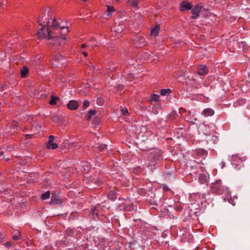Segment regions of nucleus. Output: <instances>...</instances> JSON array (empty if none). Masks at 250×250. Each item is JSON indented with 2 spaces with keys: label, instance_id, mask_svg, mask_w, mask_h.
<instances>
[{
  "label": "nucleus",
  "instance_id": "obj_10",
  "mask_svg": "<svg viewBox=\"0 0 250 250\" xmlns=\"http://www.w3.org/2000/svg\"><path fill=\"white\" fill-rule=\"evenodd\" d=\"M192 8V5L190 2L187 1H183L181 3L179 9L181 11L191 10Z\"/></svg>",
  "mask_w": 250,
  "mask_h": 250
},
{
  "label": "nucleus",
  "instance_id": "obj_48",
  "mask_svg": "<svg viewBox=\"0 0 250 250\" xmlns=\"http://www.w3.org/2000/svg\"><path fill=\"white\" fill-rule=\"evenodd\" d=\"M1 235H1V234H0V239H1Z\"/></svg>",
  "mask_w": 250,
  "mask_h": 250
},
{
  "label": "nucleus",
  "instance_id": "obj_45",
  "mask_svg": "<svg viewBox=\"0 0 250 250\" xmlns=\"http://www.w3.org/2000/svg\"><path fill=\"white\" fill-rule=\"evenodd\" d=\"M185 112L186 113V114H187V113L190 114V111H185Z\"/></svg>",
  "mask_w": 250,
  "mask_h": 250
},
{
  "label": "nucleus",
  "instance_id": "obj_6",
  "mask_svg": "<svg viewBox=\"0 0 250 250\" xmlns=\"http://www.w3.org/2000/svg\"><path fill=\"white\" fill-rule=\"evenodd\" d=\"M55 137L53 135H50L48 137V142L46 143V146L48 149H55L58 147L57 143H54Z\"/></svg>",
  "mask_w": 250,
  "mask_h": 250
},
{
  "label": "nucleus",
  "instance_id": "obj_5",
  "mask_svg": "<svg viewBox=\"0 0 250 250\" xmlns=\"http://www.w3.org/2000/svg\"><path fill=\"white\" fill-rule=\"evenodd\" d=\"M192 155L194 156H197L199 158L205 159L208 155V151L202 148H198L193 151Z\"/></svg>",
  "mask_w": 250,
  "mask_h": 250
},
{
  "label": "nucleus",
  "instance_id": "obj_49",
  "mask_svg": "<svg viewBox=\"0 0 250 250\" xmlns=\"http://www.w3.org/2000/svg\"><path fill=\"white\" fill-rule=\"evenodd\" d=\"M93 40H94V39H92L91 41H93Z\"/></svg>",
  "mask_w": 250,
  "mask_h": 250
},
{
  "label": "nucleus",
  "instance_id": "obj_44",
  "mask_svg": "<svg viewBox=\"0 0 250 250\" xmlns=\"http://www.w3.org/2000/svg\"><path fill=\"white\" fill-rule=\"evenodd\" d=\"M27 128L26 127H25L23 128V131L25 132V131H27Z\"/></svg>",
  "mask_w": 250,
  "mask_h": 250
},
{
  "label": "nucleus",
  "instance_id": "obj_19",
  "mask_svg": "<svg viewBox=\"0 0 250 250\" xmlns=\"http://www.w3.org/2000/svg\"><path fill=\"white\" fill-rule=\"evenodd\" d=\"M82 167L83 170L85 173L88 172L90 168V165L87 162H83L82 164Z\"/></svg>",
  "mask_w": 250,
  "mask_h": 250
},
{
  "label": "nucleus",
  "instance_id": "obj_40",
  "mask_svg": "<svg viewBox=\"0 0 250 250\" xmlns=\"http://www.w3.org/2000/svg\"><path fill=\"white\" fill-rule=\"evenodd\" d=\"M89 67H90V69H92V70H94L95 69L94 66L91 63L89 64Z\"/></svg>",
  "mask_w": 250,
  "mask_h": 250
},
{
  "label": "nucleus",
  "instance_id": "obj_25",
  "mask_svg": "<svg viewBox=\"0 0 250 250\" xmlns=\"http://www.w3.org/2000/svg\"><path fill=\"white\" fill-rule=\"evenodd\" d=\"M50 195V192L49 191H47L44 193H42L41 196V199L42 200H46L49 198Z\"/></svg>",
  "mask_w": 250,
  "mask_h": 250
},
{
  "label": "nucleus",
  "instance_id": "obj_42",
  "mask_svg": "<svg viewBox=\"0 0 250 250\" xmlns=\"http://www.w3.org/2000/svg\"><path fill=\"white\" fill-rule=\"evenodd\" d=\"M86 44H83L81 45V47H82V49L85 48V47H86Z\"/></svg>",
  "mask_w": 250,
  "mask_h": 250
},
{
  "label": "nucleus",
  "instance_id": "obj_38",
  "mask_svg": "<svg viewBox=\"0 0 250 250\" xmlns=\"http://www.w3.org/2000/svg\"><path fill=\"white\" fill-rule=\"evenodd\" d=\"M4 245L7 247L8 248H10L11 246V244L10 243H6Z\"/></svg>",
  "mask_w": 250,
  "mask_h": 250
},
{
  "label": "nucleus",
  "instance_id": "obj_12",
  "mask_svg": "<svg viewBox=\"0 0 250 250\" xmlns=\"http://www.w3.org/2000/svg\"><path fill=\"white\" fill-rule=\"evenodd\" d=\"M79 104L75 100H70L67 104V108L71 110H75L78 109Z\"/></svg>",
  "mask_w": 250,
  "mask_h": 250
},
{
  "label": "nucleus",
  "instance_id": "obj_46",
  "mask_svg": "<svg viewBox=\"0 0 250 250\" xmlns=\"http://www.w3.org/2000/svg\"><path fill=\"white\" fill-rule=\"evenodd\" d=\"M91 45H97V43H94V42H93V43H92L91 44Z\"/></svg>",
  "mask_w": 250,
  "mask_h": 250
},
{
  "label": "nucleus",
  "instance_id": "obj_2",
  "mask_svg": "<svg viewBox=\"0 0 250 250\" xmlns=\"http://www.w3.org/2000/svg\"><path fill=\"white\" fill-rule=\"evenodd\" d=\"M163 159L162 152L158 148H154L151 150L149 154L148 160L150 162L148 167L152 168L155 166V163L160 162Z\"/></svg>",
  "mask_w": 250,
  "mask_h": 250
},
{
  "label": "nucleus",
  "instance_id": "obj_43",
  "mask_svg": "<svg viewBox=\"0 0 250 250\" xmlns=\"http://www.w3.org/2000/svg\"><path fill=\"white\" fill-rule=\"evenodd\" d=\"M9 190L8 189H6L4 191L6 192V193H9Z\"/></svg>",
  "mask_w": 250,
  "mask_h": 250
},
{
  "label": "nucleus",
  "instance_id": "obj_30",
  "mask_svg": "<svg viewBox=\"0 0 250 250\" xmlns=\"http://www.w3.org/2000/svg\"><path fill=\"white\" fill-rule=\"evenodd\" d=\"M106 146H107L105 145L98 144V146L97 147V148H98L100 149V150L103 151L104 149H105V148H106Z\"/></svg>",
  "mask_w": 250,
  "mask_h": 250
},
{
  "label": "nucleus",
  "instance_id": "obj_41",
  "mask_svg": "<svg viewBox=\"0 0 250 250\" xmlns=\"http://www.w3.org/2000/svg\"><path fill=\"white\" fill-rule=\"evenodd\" d=\"M82 53L83 54V55L85 56V57H87V52H84V51H82Z\"/></svg>",
  "mask_w": 250,
  "mask_h": 250
},
{
  "label": "nucleus",
  "instance_id": "obj_26",
  "mask_svg": "<svg viewBox=\"0 0 250 250\" xmlns=\"http://www.w3.org/2000/svg\"><path fill=\"white\" fill-rule=\"evenodd\" d=\"M59 100L58 97H55L54 96H52L51 97V99L49 102V103L51 105H54L56 104V102Z\"/></svg>",
  "mask_w": 250,
  "mask_h": 250
},
{
  "label": "nucleus",
  "instance_id": "obj_3",
  "mask_svg": "<svg viewBox=\"0 0 250 250\" xmlns=\"http://www.w3.org/2000/svg\"><path fill=\"white\" fill-rule=\"evenodd\" d=\"M210 190L212 193L217 194H222L224 192L228 193V189L226 187H223L222 185L221 180H217L212 183L210 186Z\"/></svg>",
  "mask_w": 250,
  "mask_h": 250
},
{
  "label": "nucleus",
  "instance_id": "obj_34",
  "mask_svg": "<svg viewBox=\"0 0 250 250\" xmlns=\"http://www.w3.org/2000/svg\"><path fill=\"white\" fill-rule=\"evenodd\" d=\"M6 3H7V0H2V2H1V1H0V5L3 8H4L5 6V5H6Z\"/></svg>",
  "mask_w": 250,
  "mask_h": 250
},
{
  "label": "nucleus",
  "instance_id": "obj_36",
  "mask_svg": "<svg viewBox=\"0 0 250 250\" xmlns=\"http://www.w3.org/2000/svg\"><path fill=\"white\" fill-rule=\"evenodd\" d=\"M33 135V134H26L25 135V139H29L31 138V136Z\"/></svg>",
  "mask_w": 250,
  "mask_h": 250
},
{
  "label": "nucleus",
  "instance_id": "obj_35",
  "mask_svg": "<svg viewBox=\"0 0 250 250\" xmlns=\"http://www.w3.org/2000/svg\"><path fill=\"white\" fill-rule=\"evenodd\" d=\"M115 27H114L115 32H117L118 33H121L123 31V28L122 27L120 28L119 26L116 29H115Z\"/></svg>",
  "mask_w": 250,
  "mask_h": 250
},
{
  "label": "nucleus",
  "instance_id": "obj_13",
  "mask_svg": "<svg viewBox=\"0 0 250 250\" xmlns=\"http://www.w3.org/2000/svg\"><path fill=\"white\" fill-rule=\"evenodd\" d=\"M18 123L16 121H13L12 122L10 125H9L8 127L10 129L11 133L14 134L18 130Z\"/></svg>",
  "mask_w": 250,
  "mask_h": 250
},
{
  "label": "nucleus",
  "instance_id": "obj_24",
  "mask_svg": "<svg viewBox=\"0 0 250 250\" xmlns=\"http://www.w3.org/2000/svg\"><path fill=\"white\" fill-rule=\"evenodd\" d=\"M99 208V206H98L97 207H94L92 209V211L91 213V215L93 217L95 218V217H98V212H97V208Z\"/></svg>",
  "mask_w": 250,
  "mask_h": 250
},
{
  "label": "nucleus",
  "instance_id": "obj_18",
  "mask_svg": "<svg viewBox=\"0 0 250 250\" xmlns=\"http://www.w3.org/2000/svg\"><path fill=\"white\" fill-rule=\"evenodd\" d=\"M117 197V194L115 190H112L108 192L107 194V198L112 201H114L116 199Z\"/></svg>",
  "mask_w": 250,
  "mask_h": 250
},
{
  "label": "nucleus",
  "instance_id": "obj_22",
  "mask_svg": "<svg viewBox=\"0 0 250 250\" xmlns=\"http://www.w3.org/2000/svg\"><path fill=\"white\" fill-rule=\"evenodd\" d=\"M28 73V69L27 67L23 66L21 70V77L24 78Z\"/></svg>",
  "mask_w": 250,
  "mask_h": 250
},
{
  "label": "nucleus",
  "instance_id": "obj_37",
  "mask_svg": "<svg viewBox=\"0 0 250 250\" xmlns=\"http://www.w3.org/2000/svg\"><path fill=\"white\" fill-rule=\"evenodd\" d=\"M220 165L222 168H223L225 167V163L224 161H222L220 163Z\"/></svg>",
  "mask_w": 250,
  "mask_h": 250
},
{
  "label": "nucleus",
  "instance_id": "obj_23",
  "mask_svg": "<svg viewBox=\"0 0 250 250\" xmlns=\"http://www.w3.org/2000/svg\"><path fill=\"white\" fill-rule=\"evenodd\" d=\"M171 93L169 89H162L160 90V94L162 96H167Z\"/></svg>",
  "mask_w": 250,
  "mask_h": 250
},
{
  "label": "nucleus",
  "instance_id": "obj_32",
  "mask_svg": "<svg viewBox=\"0 0 250 250\" xmlns=\"http://www.w3.org/2000/svg\"><path fill=\"white\" fill-rule=\"evenodd\" d=\"M96 113V111L95 110H89L88 111V114L89 115V117H88V119L90 120L91 118V116L95 115Z\"/></svg>",
  "mask_w": 250,
  "mask_h": 250
},
{
  "label": "nucleus",
  "instance_id": "obj_9",
  "mask_svg": "<svg viewBox=\"0 0 250 250\" xmlns=\"http://www.w3.org/2000/svg\"><path fill=\"white\" fill-rule=\"evenodd\" d=\"M134 43L137 47H141L146 43L145 38L141 36H137L134 39Z\"/></svg>",
  "mask_w": 250,
  "mask_h": 250
},
{
  "label": "nucleus",
  "instance_id": "obj_1",
  "mask_svg": "<svg viewBox=\"0 0 250 250\" xmlns=\"http://www.w3.org/2000/svg\"><path fill=\"white\" fill-rule=\"evenodd\" d=\"M38 22L42 27L37 35L40 38H47L48 44L60 45L66 39L65 34L69 32L68 27L52 17L49 9L44 11Z\"/></svg>",
  "mask_w": 250,
  "mask_h": 250
},
{
  "label": "nucleus",
  "instance_id": "obj_16",
  "mask_svg": "<svg viewBox=\"0 0 250 250\" xmlns=\"http://www.w3.org/2000/svg\"><path fill=\"white\" fill-rule=\"evenodd\" d=\"M214 113V110L210 108H207L206 109H204L202 113L201 114L203 115L205 117H208V116H212Z\"/></svg>",
  "mask_w": 250,
  "mask_h": 250
},
{
  "label": "nucleus",
  "instance_id": "obj_17",
  "mask_svg": "<svg viewBox=\"0 0 250 250\" xmlns=\"http://www.w3.org/2000/svg\"><path fill=\"white\" fill-rule=\"evenodd\" d=\"M139 1V0H127V3L128 5L131 6V7L134 9H137Z\"/></svg>",
  "mask_w": 250,
  "mask_h": 250
},
{
  "label": "nucleus",
  "instance_id": "obj_39",
  "mask_svg": "<svg viewBox=\"0 0 250 250\" xmlns=\"http://www.w3.org/2000/svg\"><path fill=\"white\" fill-rule=\"evenodd\" d=\"M95 183L97 184V185H100V183H101V181L99 179H97L96 181H95Z\"/></svg>",
  "mask_w": 250,
  "mask_h": 250
},
{
  "label": "nucleus",
  "instance_id": "obj_8",
  "mask_svg": "<svg viewBox=\"0 0 250 250\" xmlns=\"http://www.w3.org/2000/svg\"><path fill=\"white\" fill-rule=\"evenodd\" d=\"M52 62L53 65L59 67L64 63V60L62 55H57L54 56Z\"/></svg>",
  "mask_w": 250,
  "mask_h": 250
},
{
  "label": "nucleus",
  "instance_id": "obj_31",
  "mask_svg": "<svg viewBox=\"0 0 250 250\" xmlns=\"http://www.w3.org/2000/svg\"><path fill=\"white\" fill-rule=\"evenodd\" d=\"M121 111L122 114L125 116H126L128 114V110L126 108H122Z\"/></svg>",
  "mask_w": 250,
  "mask_h": 250
},
{
  "label": "nucleus",
  "instance_id": "obj_15",
  "mask_svg": "<svg viewBox=\"0 0 250 250\" xmlns=\"http://www.w3.org/2000/svg\"><path fill=\"white\" fill-rule=\"evenodd\" d=\"M14 149V147L12 146H10L7 147L5 151H2L0 153V156L2 157L1 158L4 159L5 161H8L10 160V158L8 157H5V153L7 152H10L12 151Z\"/></svg>",
  "mask_w": 250,
  "mask_h": 250
},
{
  "label": "nucleus",
  "instance_id": "obj_11",
  "mask_svg": "<svg viewBox=\"0 0 250 250\" xmlns=\"http://www.w3.org/2000/svg\"><path fill=\"white\" fill-rule=\"evenodd\" d=\"M208 72V68L206 65H201L198 67V74L200 76H205Z\"/></svg>",
  "mask_w": 250,
  "mask_h": 250
},
{
  "label": "nucleus",
  "instance_id": "obj_27",
  "mask_svg": "<svg viewBox=\"0 0 250 250\" xmlns=\"http://www.w3.org/2000/svg\"><path fill=\"white\" fill-rule=\"evenodd\" d=\"M160 96L157 94H152L151 96L150 100L151 101L157 102L159 100Z\"/></svg>",
  "mask_w": 250,
  "mask_h": 250
},
{
  "label": "nucleus",
  "instance_id": "obj_33",
  "mask_svg": "<svg viewBox=\"0 0 250 250\" xmlns=\"http://www.w3.org/2000/svg\"><path fill=\"white\" fill-rule=\"evenodd\" d=\"M56 202L60 203V200L59 199H57H57H51V200H50V204H54Z\"/></svg>",
  "mask_w": 250,
  "mask_h": 250
},
{
  "label": "nucleus",
  "instance_id": "obj_7",
  "mask_svg": "<svg viewBox=\"0 0 250 250\" xmlns=\"http://www.w3.org/2000/svg\"><path fill=\"white\" fill-rule=\"evenodd\" d=\"M203 7L199 4L196 5L193 8L191 9V13L192 16L191 19H196L199 17V13L201 11Z\"/></svg>",
  "mask_w": 250,
  "mask_h": 250
},
{
  "label": "nucleus",
  "instance_id": "obj_28",
  "mask_svg": "<svg viewBox=\"0 0 250 250\" xmlns=\"http://www.w3.org/2000/svg\"><path fill=\"white\" fill-rule=\"evenodd\" d=\"M114 8L112 6H107V11L108 16L111 15L112 12L114 11Z\"/></svg>",
  "mask_w": 250,
  "mask_h": 250
},
{
  "label": "nucleus",
  "instance_id": "obj_21",
  "mask_svg": "<svg viewBox=\"0 0 250 250\" xmlns=\"http://www.w3.org/2000/svg\"><path fill=\"white\" fill-rule=\"evenodd\" d=\"M21 238L20 232L18 230H15L13 233V239L14 240H18Z\"/></svg>",
  "mask_w": 250,
  "mask_h": 250
},
{
  "label": "nucleus",
  "instance_id": "obj_4",
  "mask_svg": "<svg viewBox=\"0 0 250 250\" xmlns=\"http://www.w3.org/2000/svg\"><path fill=\"white\" fill-rule=\"evenodd\" d=\"M193 167H192V168ZM204 169L205 168L203 166H201L199 165L196 166L195 169L192 168L193 173L198 174V180L201 184H205L208 179L207 174L204 173Z\"/></svg>",
  "mask_w": 250,
  "mask_h": 250
},
{
  "label": "nucleus",
  "instance_id": "obj_20",
  "mask_svg": "<svg viewBox=\"0 0 250 250\" xmlns=\"http://www.w3.org/2000/svg\"><path fill=\"white\" fill-rule=\"evenodd\" d=\"M160 31V27L158 25L155 26L153 29H152L151 31V36L155 37L159 33Z\"/></svg>",
  "mask_w": 250,
  "mask_h": 250
},
{
  "label": "nucleus",
  "instance_id": "obj_29",
  "mask_svg": "<svg viewBox=\"0 0 250 250\" xmlns=\"http://www.w3.org/2000/svg\"><path fill=\"white\" fill-rule=\"evenodd\" d=\"M89 104H90L89 102L87 100H85L83 102V109H85L86 108H87L89 106Z\"/></svg>",
  "mask_w": 250,
  "mask_h": 250
},
{
  "label": "nucleus",
  "instance_id": "obj_47",
  "mask_svg": "<svg viewBox=\"0 0 250 250\" xmlns=\"http://www.w3.org/2000/svg\"><path fill=\"white\" fill-rule=\"evenodd\" d=\"M83 1H87L88 0H82Z\"/></svg>",
  "mask_w": 250,
  "mask_h": 250
},
{
  "label": "nucleus",
  "instance_id": "obj_14",
  "mask_svg": "<svg viewBox=\"0 0 250 250\" xmlns=\"http://www.w3.org/2000/svg\"><path fill=\"white\" fill-rule=\"evenodd\" d=\"M232 160V164L233 165H240V163L237 164L236 162L242 163L243 161L245 160V158L244 157L240 158L237 155H233L231 158Z\"/></svg>",
  "mask_w": 250,
  "mask_h": 250
}]
</instances>
